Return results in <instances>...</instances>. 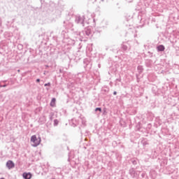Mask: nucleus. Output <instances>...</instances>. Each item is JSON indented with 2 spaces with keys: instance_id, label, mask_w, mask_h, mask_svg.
<instances>
[{
  "instance_id": "1",
  "label": "nucleus",
  "mask_w": 179,
  "mask_h": 179,
  "mask_svg": "<svg viewBox=\"0 0 179 179\" xmlns=\"http://www.w3.org/2000/svg\"><path fill=\"white\" fill-rule=\"evenodd\" d=\"M94 33L93 28L88 27L80 32L79 36L81 38H90V37L93 36Z\"/></svg>"
},
{
  "instance_id": "2",
  "label": "nucleus",
  "mask_w": 179,
  "mask_h": 179,
  "mask_svg": "<svg viewBox=\"0 0 179 179\" xmlns=\"http://www.w3.org/2000/svg\"><path fill=\"white\" fill-rule=\"evenodd\" d=\"M31 145L34 148H37L40 143H41V138L38 137L37 138V136L36 135H34L31 137Z\"/></svg>"
},
{
  "instance_id": "3",
  "label": "nucleus",
  "mask_w": 179,
  "mask_h": 179,
  "mask_svg": "<svg viewBox=\"0 0 179 179\" xmlns=\"http://www.w3.org/2000/svg\"><path fill=\"white\" fill-rule=\"evenodd\" d=\"M75 22L77 24H82L83 27H85V16L76 15Z\"/></svg>"
},
{
  "instance_id": "4",
  "label": "nucleus",
  "mask_w": 179,
  "mask_h": 179,
  "mask_svg": "<svg viewBox=\"0 0 179 179\" xmlns=\"http://www.w3.org/2000/svg\"><path fill=\"white\" fill-rule=\"evenodd\" d=\"M122 51H126L127 52V51L131 50V43H129V41L123 43L122 44Z\"/></svg>"
},
{
  "instance_id": "5",
  "label": "nucleus",
  "mask_w": 179,
  "mask_h": 179,
  "mask_svg": "<svg viewBox=\"0 0 179 179\" xmlns=\"http://www.w3.org/2000/svg\"><path fill=\"white\" fill-rule=\"evenodd\" d=\"M6 167L8 170H12V169L15 168V163L12 160H8L6 164Z\"/></svg>"
},
{
  "instance_id": "6",
  "label": "nucleus",
  "mask_w": 179,
  "mask_h": 179,
  "mask_svg": "<svg viewBox=\"0 0 179 179\" xmlns=\"http://www.w3.org/2000/svg\"><path fill=\"white\" fill-rule=\"evenodd\" d=\"M22 176H23V178H24V179H31V173H24Z\"/></svg>"
},
{
  "instance_id": "7",
  "label": "nucleus",
  "mask_w": 179,
  "mask_h": 179,
  "mask_svg": "<svg viewBox=\"0 0 179 179\" xmlns=\"http://www.w3.org/2000/svg\"><path fill=\"white\" fill-rule=\"evenodd\" d=\"M64 23H66V27H68V29H72V27H73V23L69 21H64Z\"/></svg>"
},
{
  "instance_id": "8",
  "label": "nucleus",
  "mask_w": 179,
  "mask_h": 179,
  "mask_svg": "<svg viewBox=\"0 0 179 179\" xmlns=\"http://www.w3.org/2000/svg\"><path fill=\"white\" fill-rule=\"evenodd\" d=\"M157 50L158 52H160L166 50V48H164V45H159L157 47Z\"/></svg>"
},
{
  "instance_id": "9",
  "label": "nucleus",
  "mask_w": 179,
  "mask_h": 179,
  "mask_svg": "<svg viewBox=\"0 0 179 179\" xmlns=\"http://www.w3.org/2000/svg\"><path fill=\"white\" fill-rule=\"evenodd\" d=\"M137 70H138V73H142V72H143V66H138L137 67Z\"/></svg>"
},
{
  "instance_id": "10",
  "label": "nucleus",
  "mask_w": 179,
  "mask_h": 179,
  "mask_svg": "<svg viewBox=\"0 0 179 179\" xmlns=\"http://www.w3.org/2000/svg\"><path fill=\"white\" fill-rule=\"evenodd\" d=\"M84 64H85L86 65L85 66V68H87V66L90 64V62H89V61H87V59H84Z\"/></svg>"
},
{
  "instance_id": "11",
  "label": "nucleus",
  "mask_w": 179,
  "mask_h": 179,
  "mask_svg": "<svg viewBox=\"0 0 179 179\" xmlns=\"http://www.w3.org/2000/svg\"><path fill=\"white\" fill-rule=\"evenodd\" d=\"M58 124H59V121L58 120L55 119L54 120V124H53L54 127H57L58 125Z\"/></svg>"
},
{
  "instance_id": "12",
  "label": "nucleus",
  "mask_w": 179,
  "mask_h": 179,
  "mask_svg": "<svg viewBox=\"0 0 179 179\" xmlns=\"http://www.w3.org/2000/svg\"><path fill=\"white\" fill-rule=\"evenodd\" d=\"M54 104H55V98H52V101H51V103H50V106L52 107H54Z\"/></svg>"
},
{
  "instance_id": "13",
  "label": "nucleus",
  "mask_w": 179,
  "mask_h": 179,
  "mask_svg": "<svg viewBox=\"0 0 179 179\" xmlns=\"http://www.w3.org/2000/svg\"><path fill=\"white\" fill-rule=\"evenodd\" d=\"M49 118H50V121L53 120V119H54V113H50Z\"/></svg>"
},
{
  "instance_id": "14",
  "label": "nucleus",
  "mask_w": 179,
  "mask_h": 179,
  "mask_svg": "<svg viewBox=\"0 0 179 179\" xmlns=\"http://www.w3.org/2000/svg\"><path fill=\"white\" fill-rule=\"evenodd\" d=\"M129 174H131V176H134L135 174V170L134 169H131L129 170Z\"/></svg>"
},
{
  "instance_id": "15",
  "label": "nucleus",
  "mask_w": 179,
  "mask_h": 179,
  "mask_svg": "<svg viewBox=\"0 0 179 179\" xmlns=\"http://www.w3.org/2000/svg\"><path fill=\"white\" fill-rule=\"evenodd\" d=\"M80 78H83V76H82V73H78L77 77V80H80Z\"/></svg>"
},
{
  "instance_id": "16",
  "label": "nucleus",
  "mask_w": 179,
  "mask_h": 179,
  "mask_svg": "<svg viewBox=\"0 0 179 179\" xmlns=\"http://www.w3.org/2000/svg\"><path fill=\"white\" fill-rule=\"evenodd\" d=\"M80 121H82L83 125H85L86 124V121L83 120V119L80 118Z\"/></svg>"
},
{
  "instance_id": "17",
  "label": "nucleus",
  "mask_w": 179,
  "mask_h": 179,
  "mask_svg": "<svg viewBox=\"0 0 179 179\" xmlns=\"http://www.w3.org/2000/svg\"><path fill=\"white\" fill-rule=\"evenodd\" d=\"M95 111H99V113H101V108H95Z\"/></svg>"
},
{
  "instance_id": "18",
  "label": "nucleus",
  "mask_w": 179,
  "mask_h": 179,
  "mask_svg": "<svg viewBox=\"0 0 179 179\" xmlns=\"http://www.w3.org/2000/svg\"><path fill=\"white\" fill-rule=\"evenodd\" d=\"M8 86V84H4L2 85V84H0V87H6Z\"/></svg>"
},
{
  "instance_id": "19",
  "label": "nucleus",
  "mask_w": 179,
  "mask_h": 179,
  "mask_svg": "<svg viewBox=\"0 0 179 179\" xmlns=\"http://www.w3.org/2000/svg\"><path fill=\"white\" fill-rule=\"evenodd\" d=\"M44 86H45V87L51 86V83H45V84L44 85Z\"/></svg>"
},
{
  "instance_id": "20",
  "label": "nucleus",
  "mask_w": 179,
  "mask_h": 179,
  "mask_svg": "<svg viewBox=\"0 0 179 179\" xmlns=\"http://www.w3.org/2000/svg\"><path fill=\"white\" fill-rule=\"evenodd\" d=\"M36 82L37 83H40V78H37L36 80Z\"/></svg>"
},
{
  "instance_id": "21",
  "label": "nucleus",
  "mask_w": 179,
  "mask_h": 179,
  "mask_svg": "<svg viewBox=\"0 0 179 179\" xmlns=\"http://www.w3.org/2000/svg\"><path fill=\"white\" fill-rule=\"evenodd\" d=\"M116 80H117L118 82H121V78H117Z\"/></svg>"
},
{
  "instance_id": "22",
  "label": "nucleus",
  "mask_w": 179,
  "mask_h": 179,
  "mask_svg": "<svg viewBox=\"0 0 179 179\" xmlns=\"http://www.w3.org/2000/svg\"><path fill=\"white\" fill-rule=\"evenodd\" d=\"M113 94H114V96H116L117 92L116 91L113 92Z\"/></svg>"
},
{
  "instance_id": "23",
  "label": "nucleus",
  "mask_w": 179,
  "mask_h": 179,
  "mask_svg": "<svg viewBox=\"0 0 179 179\" xmlns=\"http://www.w3.org/2000/svg\"><path fill=\"white\" fill-rule=\"evenodd\" d=\"M78 125V123L74 124L73 127H76Z\"/></svg>"
},
{
  "instance_id": "24",
  "label": "nucleus",
  "mask_w": 179,
  "mask_h": 179,
  "mask_svg": "<svg viewBox=\"0 0 179 179\" xmlns=\"http://www.w3.org/2000/svg\"><path fill=\"white\" fill-rule=\"evenodd\" d=\"M2 23V20H1V18H0V24Z\"/></svg>"
},
{
  "instance_id": "25",
  "label": "nucleus",
  "mask_w": 179,
  "mask_h": 179,
  "mask_svg": "<svg viewBox=\"0 0 179 179\" xmlns=\"http://www.w3.org/2000/svg\"><path fill=\"white\" fill-rule=\"evenodd\" d=\"M143 145H146V143H143Z\"/></svg>"
},
{
  "instance_id": "26",
  "label": "nucleus",
  "mask_w": 179,
  "mask_h": 179,
  "mask_svg": "<svg viewBox=\"0 0 179 179\" xmlns=\"http://www.w3.org/2000/svg\"><path fill=\"white\" fill-rule=\"evenodd\" d=\"M3 83H5V82H6V80L5 81H3Z\"/></svg>"
},
{
  "instance_id": "27",
  "label": "nucleus",
  "mask_w": 179,
  "mask_h": 179,
  "mask_svg": "<svg viewBox=\"0 0 179 179\" xmlns=\"http://www.w3.org/2000/svg\"><path fill=\"white\" fill-rule=\"evenodd\" d=\"M99 67L100 68V64H99Z\"/></svg>"
},
{
  "instance_id": "28",
  "label": "nucleus",
  "mask_w": 179,
  "mask_h": 179,
  "mask_svg": "<svg viewBox=\"0 0 179 179\" xmlns=\"http://www.w3.org/2000/svg\"><path fill=\"white\" fill-rule=\"evenodd\" d=\"M101 1H104V0H101Z\"/></svg>"
}]
</instances>
